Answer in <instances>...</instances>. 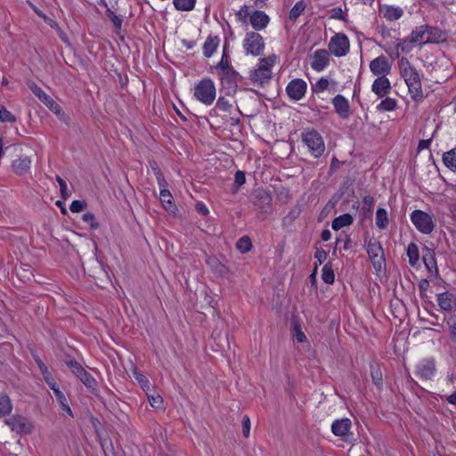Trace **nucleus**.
<instances>
[{"instance_id": "nucleus-18", "label": "nucleus", "mask_w": 456, "mask_h": 456, "mask_svg": "<svg viewBox=\"0 0 456 456\" xmlns=\"http://www.w3.org/2000/svg\"><path fill=\"white\" fill-rule=\"evenodd\" d=\"M352 421L348 418L336 419L331 425V431L336 436L346 437L350 434Z\"/></svg>"}, {"instance_id": "nucleus-55", "label": "nucleus", "mask_w": 456, "mask_h": 456, "mask_svg": "<svg viewBox=\"0 0 456 456\" xmlns=\"http://www.w3.org/2000/svg\"><path fill=\"white\" fill-rule=\"evenodd\" d=\"M294 338L295 339L299 342V343H304L306 341V336L305 335V333L302 331L301 328L299 325H295L294 327Z\"/></svg>"}, {"instance_id": "nucleus-30", "label": "nucleus", "mask_w": 456, "mask_h": 456, "mask_svg": "<svg viewBox=\"0 0 456 456\" xmlns=\"http://www.w3.org/2000/svg\"><path fill=\"white\" fill-rule=\"evenodd\" d=\"M387 212L385 208H379L376 212V225L379 229L384 230L388 225Z\"/></svg>"}, {"instance_id": "nucleus-42", "label": "nucleus", "mask_w": 456, "mask_h": 456, "mask_svg": "<svg viewBox=\"0 0 456 456\" xmlns=\"http://www.w3.org/2000/svg\"><path fill=\"white\" fill-rule=\"evenodd\" d=\"M412 45H414V43L407 37L404 39H399L396 47L397 49L400 48L403 53H408L412 50Z\"/></svg>"}, {"instance_id": "nucleus-39", "label": "nucleus", "mask_w": 456, "mask_h": 456, "mask_svg": "<svg viewBox=\"0 0 456 456\" xmlns=\"http://www.w3.org/2000/svg\"><path fill=\"white\" fill-rule=\"evenodd\" d=\"M236 247L241 253H247L251 249L252 243L248 236H244L239 239Z\"/></svg>"}, {"instance_id": "nucleus-29", "label": "nucleus", "mask_w": 456, "mask_h": 456, "mask_svg": "<svg viewBox=\"0 0 456 456\" xmlns=\"http://www.w3.org/2000/svg\"><path fill=\"white\" fill-rule=\"evenodd\" d=\"M406 254L409 258L410 265L415 266L419 260V252L417 244L414 242L410 243L407 247Z\"/></svg>"}, {"instance_id": "nucleus-54", "label": "nucleus", "mask_w": 456, "mask_h": 456, "mask_svg": "<svg viewBox=\"0 0 456 456\" xmlns=\"http://www.w3.org/2000/svg\"><path fill=\"white\" fill-rule=\"evenodd\" d=\"M246 182L245 173L242 171H237L234 175V186L236 190L240 188Z\"/></svg>"}, {"instance_id": "nucleus-28", "label": "nucleus", "mask_w": 456, "mask_h": 456, "mask_svg": "<svg viewBox=\"0 0 456 456\" xmlns=\"http://www.w3.org/2000/svg\"><path fill=\"white\" fill-rule=\"evenodd\" d=\"M382 12L384 18L389 21L397 20L403 14V11L400 7H394L390 5L385 6Z\"/></svg>"}, {"instance_id": "nucleus-12", "label": "nucleus", "mask_w": 456, "mask_h": 456, "mask_svg": "<svg viewBox=\"0 0 456 456\" xmlns=\"http://www.w3.org/2000/svg\"><path fill=\"white\" fill-rule=\"evenodd\" d=\"M307 89L306 82L301 78L292 79L286 87L288 96L293 101L301 100Z\"/></svg>"}, {"instance_id": "nucleus-49", "label": "nucleus", "mask_w": 456, "mask_h": 456, "mask_svg": "<svg viewBox=\"0 0 456 456\" xmlns=\"http://www.w3.org/2000/svg\"><path fill=\"white\" fill-rule=\"evenodd\" d=\"M248 6L243 5L237 12H236V18L237 20L241 22L242 24L248 23Z\"/></svg>"}, {"instance_id": "nucleus-9", "label": "nucleus", "mask_w": 456, "mask_h": 456, "mask_svg": "<svg viewBox=\"0 0 456 456\" xmlns=\"http://www.w3.org/2000/svg\"><path fill=\"white\" fill-rule=\"evenodd\" d=\"M218 77L221 81V92L228 96L234 95L238 90L240 74L236 70H227L225 73L218 75Z\"/></svg>"}, {"instance_id": "nucleus-11", "label": "nucleus", "mask_w": 456, "mask_h": 456, "mask_svg": "<svg viewBox=\"0 0 456 456\" xmlns=\"http://www.w3.org/2000/svg\"><path fill=\"white\" fill-rule=\"evenodd\" d=\"M391 69V63L384 55H379L370 62V72L378 77H387L390 73Z\"/></svg>"}, {"instance_id": "nucleus-52", "label": "nucleus", "mask_w": 456, "mask_h": 456, "mask_svg": "<svg viewBox=\"0 0 456 456\" xmlns=\"http://www.w3.org/2000/svg\"><path fill=\"white\" fill-rule=\"evenodd\" d=\"M86 207V204L85 201L73 200L69 206V209L72 213H78L81 212Z\"/></svg>"}, {"instance_id": "nucleus-37", "label": "nucleus", "mask_w": 456, "mask_h": 456, "mask_svg": "<svg viewBox=\"0 0 456 456\" xmlns=\"http://www.w3.org/2000/svg\"><path fill=\"white\" fill-rule=\"evenodd\" d=\"M322 280L327 284H332L335 281V274L330 263L324 265L322 273Z\"/></svg>"}, {"instance_id": "nucleus-41", "label": "nucleus", "mask_w": 456, "mask_h": 456, "mask_svg": "<svg viewBox=\"0 0 456 456\" xmlns=\"http://www.w3.org/2000/svg\"><path fill=\"white\" fill-rule=\"evenodd\" d=\"M152 170H153L154 175L156 176L158 184L160 187V190L161 189H166L167 187V182L165 179L163 173L159 168V167L157 166L156 163H154V166H152Z\"/></svg>"}, {"instance_id": "nucleus-34", "label": "nucleus", "mask_w": 456, "mask_h": 456, "mask_svg": "<svg viewBox=\"0 0 456 456\" xmlns=\"http://www.w3.org/2000/svg\"><path fill=\"white\" fill-rule=\"evenodd\" d=\"M197 0H173L174 6L178 11L190 12L195 7Z\"/></svg>"}, {"instance_id": "nucleus-5", "label": "nucleus", "mask_w": 456, "mask_h": 456, "mask_svg": "<svg viewBox=\"0 0 456 456\" xmlns=\"http://www.w3.org/2000/svg\"><path fill=\"white\" fill-rule=\"evenodd\" d=\"M302 141L314 158H320L325 151L323 139L315 130L304 132L302 134Z\"/></svg>"}, {"instance_id": "nucleus-13", "label": "nucleus", "mask_w": 456, "mask_h": 456, "mask_svg": "<svg viewBox=\"0 0 456 456\" xmlns=\"http://www.w3.org/2000/svg\"><path fill=\"white\" fill-rule=\"evenodd\" d=\"M45 379L50 388L53 391V394L61 405V408L63 411H65L69 416L73 417L72 410L70 409L68 400L65 395L60 390L57 383L52 377H48L45 375Z\"/></svg>"}, {"instance_id": "nucleus-16", "label": "nucleus", "mask_w": 456, "mask_h": 456, "mask_svg": "<svg viewBox=\"0 0 456 456\" xmlns=\"http://www.w3.org/2000/svg\"><path fill=\"white\" fill-rule=\"evenodd\" d=\"M255 195V205L260 209L262 213H269L271 211V204L273 200L270 193L263 189H258L256 191Z\"/></svg>"}, {"instance_id": "nucleus-15", "label": "nucleus", "mask_w": 456, "mask_h": 456, "mask_svg": "<svg viewBox=\"0 0 456 456\" xmlns=\"http://www.w3.org/2000/svg\"><path fill=\"white\" fill-rule=\"evenodd\" d=\"M311 67L316 71L323 70L330 62V55L327 50L318 49L312 55Z\"/></svg>"}, {"instance_id": "nucleus-38", "label": "nucleus", "mask_w": 456, "mask_h": 456, "mask_svg": "<svg viewBox=\"0 0 456 456\" xmlns=\"http://www.w3.org/2000/svg\"><path fill=\"white\" fill-rule=\"evenodd\" d=\"M306 5L303 0L298 1L289 12V20H296L305 11Z\"/></svg>"}, {"instance_id": "nucleus-23", "label": "nucleus", "mask_w": 456, "mask_h": 456, "mask_svg": "<svg viewBox=\"0 0 456 456\" xmlns=\"http://www.w3.org/2000/svg\"><path fill=\"white\" fill-rule=\"evenodd\" d=\"M220 40L217 36H208L203 45V54L206 58L211 57L218 47Z\"/></svg>"}, {"instance_id": "nucleus-26", "label": "nucleus", "mask_w": 456, "mask_h": 456, "mask_svg": "<svg viewBox=\"0 0 456 456\" xmlns=\"http://www.w3.org/2000/svg\"><path fill=\"white\" fill-rule=\"evenodd\" d=\"M354 222V218L350 214H343L336 217L331 224V227L335 231H338L343 227L351 225Z\"/></svg>"}, {"instance_id": "nucleus-3", "label": "nucleus", "mask_w": 456, "mask_h": 456, "mask_svg": "<svg viewBox=\"0 0 456 456\" xmlns=\"http://www.w3.org/2000/svg\"><path fill=\"white\" fill-rule=\"evenodd\" d=\"M194 96L205 105H211L216 98V86L210 78L200 80L194 88Z\"/></svg>"}, {"instance_id": "nucleus-8", "label": "nucleus", "mask_w": 456, "mask_h": 456, "mask_svg": "<svg viewBox=\"0 0 456 456\" xmlns=\"http://www.w3.org/2000/svg\"><path fill=\"white\" fill-rule=\"evenodd\" d=\"M329 51L336 57H342L348 53L350 42L344 33L335 34L329 42Z\"/></svg>"}, {"instance_id": "nucleus-44", "label": "nucleus", "mask_w": 456, "mask_h": 456, "mask_svg": "<svg viewBox=\"0 0 456 456\" xmlns=\"http://www.w3.org/2000/svg\"><path fill=\"white\" fill-rule=\"evenodd\" d=\"M82 220L86 223L92 230L99 228V223L96 220L95 216L93 213H86L82 216Z\"/></svg>"}, {"instance_id": "nucleus-57", "label": "nucleus", "mask_w": 456, "mask_h": 456, "mask_svg": "<svg viewBox=\"0 0 456 456\" xmlns=\"http://www.w3.org/2000/svg\"><path fill=\"white\" fill-rule=\"evenodd\" d=\"M242 433L245 437L249 436L250 432V419L248 415L243 416L242 418Z\"/></svg>"}, {"instance_id": "nucleus-6", "label": "nucleus", "mask_w": 456, "mask_h": 456, "mask_svg": "<svg viewBox=\"0 0 456 456\" xmlns=\"http://www.w3.org/2000/svg\"><path fill=\"white\" fill-rule=\"evenodd\" d=\"M243 48L247 54L260 56L265 50L263 37L255 31L247 32L243 39Z\"/></svg>"}, {"instance_id": "nucleus-2", "label": "nucleus", "mask_w": 456, "mask_h": 456, "mask_svg": "<svg viewBox=\"0 0 456 456\" xmlns=\"http://www.w3.org/2000/svg\"><path fill=\"white\" fill-rule=\"evenodd\" d=\"M275 61V55L260 59L257 68L249 74V79L255 86L263 87L269 83L272 78V68Z\"/></svg>"}, {"instance_id": "nucleus-64", "label": "nucleus", "mask_w": 456, "mask_h": 456, "mask_svg": "<svg viewBox=\"0 0 456 456\" xmlns=\"http://www.w3.org/2000/svg\"><path fill=\"white\" fill-rule=\"evenodd\" d=\"M373 202H374V199L370 195H366L362 199V203L364 205H366L369 209H370V208L372 207Z\"/></svg>"}, {"instance_id": "nucleus-63", "label": "nucleus", "mask_w": 456, "mask_h": 456, "mask_svg": "<svg viewBox=\"0 0 456 456\" xmlns=\"http://www.w3.org/2000/svg\"><path fill=\"white\" fill-rule=\"evenodd\" d=\"M196 209L199 213H200L203 216H206L208 214V208L203 203H197Z\"/></svg>"}, {"instance_id": "nucleus-7", "label": "nucleus", "mask_w": 456, "mask_h": 456, "mask_svg": "<svg viewBox=\"0 0 456 456\" xmlns=\"http://www.w3.org/2000/svg\"><path fill=\"white\" fill-rule=\"evenodd\" d=\"M367 254L377 271H381L385 264L384 251L382 246L376 239H370L366 242Z\"/></svg>"}, {"instance_id": "nucleus-59", "label": "nucleus", "mask_w": 456, "mask_h": 456, "mask_svg": "<svg viewBox=\"0 0 456 456\" xmlns=\"http://www.w3.org/2000/svg\"><path fill=\"white\" fill-rule=\"evenodd\" d=\"M328 254L323 249H317L314 254V258L317 260V265H322L327 258Z\"/></svg>"}, {"instance_id": "nucleus-25", "label": "nucleus", "mask_w": 456, "mask_h": 456, "mask_svg": "<svg viewBox=\"0 0 456 456\" xmlns=\"http://www.w3.org/2000/svg\"><path fill=\"white\" fill-rule=\"evenodd\" d=\"M426 37L428 44L438 43L445 39L443 32L434 27L427 25Z\"/></svg>"}, {"instance_id": "nucleus-31", "label": "nucleus", "mask_w": 456, "mask_h": 456, "mask_svg": "<svg viewBox=\"0 0 456 456\" xmlns=\"http://www.w3.org/2000/svg\"><path fill=\"white\" fill-rule=\"evenodd\" d=\"M443 161L449 169L456 171V148L444 152Z\"/></svg>"}, {"instance_id": "nucleus-45", "label": "nucleus", "mask_w": 456, "mask_h": 456, "mask_svg": "<svg viewBox=\"0 0 456 456\" xmlns=\"http://www.w3.org/2000/svg\"><path fill=\"white\" fill-rule=\"evenodd\" d=\"M134 377L144 391L150 390V381L143 374L135 370L134 371Z\"/></svg>"}, {"instance_id": "nucleus-4", "label": "nucleus", "mask_w": 456, "mask_h": 456, "mask_svg": "<svg viewBox=\"0 0 456 456\" xmlns=\"http://www.w3.org/2000/svg\"><path fill=\"white\" fill-rule=\"evenodd\" d=\"M410 218L415 228L423 234H430L436 226L434 218L428 213L422 210H413Z\"/></svg>"}, {"instance_id": "nucleus-20", "label": "nucleus", "mask_w": 456, "mask_h": 456, "mask_svg": "<svg viewBox=\"0 0 456 456\" xmlns=\"http://www.w3.org/2000/svg\"><path fill=\"white\" fill-rule=\"evenodd\" d=\"M332 103L339 117L342 118H347L349 117V102L343 95H336L332 99Z\"/></svg>"}, {"instance_id": "nucleus-22", "label": "nucleus", "mask_w": 456, "mask_h": 456, "mask_svg": "<svg viewBox=\"0 0 456 456\" xmlns=\"http://www.w3.org/2000/svg\"><path fill=\"white\" fill-rule=\"evenodd\" d=\"M30 164V158L28 156L22 155L12 161V167L16 174L24 175L29 170Z\"/></svg>"}, {"instance_id": "nucleus-14", "label": "nucleus", "mask_w": 456, "mask_h": 456, "mask_svg": "<svg viewBox=\"0 0 456 456\" xmlns=\"http://www.w3.org/2000/svg\"><path fill=\"white\" fill-rule=\"evenodd\" d=\"M417 375L425 380L431 379L436 373V362L435 360L432 358L428 359H423L418 365H417Z\"/></svg>"}, {"instance_id": "nucleus-56", "label": "nucleus", "mask_w": 456, "mask_h": 456, "mask_svg": "<svg viewBox=\"0 0 456 456\" xmlns=\"http://www.w3.org/2000/svg\"><path fill=\"white\" fill-rule=\"evenodd\" d=\"M371 379L377 387H380L382 385V373L379 369L371 370Z\"/></svg>"}, {"instance_id": "nucleus-27", "label": "nucleus", "mask_w": 456, "mask_h": 456, "mask_svg": "<svg viewBox=\"0 0 456 456\" xmlns=\"http://www.w3.org/2000/svg\"><path fill=\"white\" fill-rule=\"evenodd\" d=\"M159 200L166 210L173 212L175 209V206L173 202V196L167 188L160 190Z\"/></svg>"}, {"instance_id": "nucleus-60", "label": "nucleus", "mask_w": 456, "mask_h": 456, "mask_svg": "<svg viewBox=\"0 0 456 456\" xmlns=\"http://www.w3.org/2000/svg\"><path fill=\"white\" fill-rule=\"evenodd\" d=\"M331 18L339 20H346V14L344 13L341 8L337 7L332 9Z\"/></svg>"}, {"instance_id": "nucleus-21", "label": "nucleus", "mask_w": 456, "mask_h": 456, "mask_svg": "<svg viewBox=\"0 0 456 456\" xmlns=\"http://www.w3.org/2000/svg\"><path fill=\"white\" fill-rule=\"evenodd\" d=\"M456 297L449 292H443L437 295V304L441 310L451 312L453 309Z\"/></svg>"}, {"instance_id": "nucleus-61", "label": "nucleus", "mask_w": 456, "mask_h": 456, "mask_svg": "<svg viewBox=\"0 0 456 456\" xmlns=\"http://www.w3.org/2000/svg\"><path fill=\"white\" fill-rule=\"evenodd\" d=\"M449 335L453 343H456V322L449 324Z\"/></svg>"}, {"instance_id": "nucleus-51", "label": "nucleus", "mask_w": 456, "mask_h": 456, "mask_svg": "<svg viewBox=\"0 0 456 456\" xmlns=\"http://www.w3.org/2000/svg\"><path fill=\"white\" fill-rule=\"evenodd\" d=\"M216 107L223 111L228 112L232 108V104L227 99L221 96L217 99Z\"/></svg>"}, {"instance_id": "nucleus-40", "label": "nucleus", "mask_w": 456, "mask_h": 456, "mask_svg": "<svg viewBox=\"0 0 456 456\" xmlns=\"http://www.w3.org/2000/svg\"><path fill=\"white\" fill-rule=\"evenodd\" d=\"M78 379L81 380V382L87 387L94 389L96 386V381L94 379V377L87 372L86 370L85 371L78 377Z\"/></svg>"}, {"instance_id": "nucleus-50", "label": "nucleus", "mask_w": 456, "mask_h": 456, "mask_svg": "<svg viewBox=\"0 0 456 456\" xmlns=\"http://www.w3.org/2000/svg\"><path fill=\"white\" fill-rule=\"evenodd\" d=\"M28 86L39 100L45 94L44 90L33 81H29Z\"/></svg>"}, {"instance_id": "nucleus-32", "label": "nucleus", "mask_w": 456, "mask_h": 456, "mask_svg": "<svg viewBox=\"0 0 456 456\" xmlns=\"http://www.w3.org/2000/svg\"><path fill=\"white\" fill-rule=\"evenodd\" d=\"M397 108V101L394 98L387 97L377 106V110L380 112L393 111Z\"/></svg>"}, {"instance_id": "nucleus-58", "label": "nucleus", "mask_w": 456, "mask_h": 456, "mask_svg": "<svg viewBox=\"0 0 456 456\" xmlns=\"http://www.w3.org/2000/svg\"><path fill=\"white\" fill-rule=\"evenodd\" d=\"M45 105L57 115L62 111L61 107L53 98Z\"/></svg>"}, {"instance_id": "nucleus-35", "label": "nucleus", "mask_w": 456, "mask_h": 456, "mask_svg": "<svg viewBox=\"0 0 456 456\" xmlns=\"http://www.w3.org/2000/svg\"><path fill=\"white\" fill-rule=\"evenodd\" d=\"M12 410V404L10 398L4 394H0V417L8 415Z\"/></svg>"}, {"instance_id": "nucleus-48", "label": "nucleus", "mask_w": 456, "mask_h": 456, "mask_svg": "<svg viewBox=\"0 0 456 456\" xmlns=\"http://www.w3.org/2000/svg\"><path fill=\"white\" fill-rule=\"evenodd\" d=\"M148 400L151 407L161 409L163 407V399L159 395H148Z\"/></svg>"}, {"instance_id": "nucleus-33", "label": "nucleus", "mask_w": 456, "mask_h": 456, "mask_svg": "<svg viewBox=\"0 0 456 456\" xmlns=\"http://www.w3.org/2000/svg\"><path fill=\"white\" fill-rule=\"evenodd\" d=\"M216 69L217 71V75L225 73L227 70H235L229 63L228 55L225 50H224L221 61L216 64Z\"/></svg>"}, {"instance_id": "nucleus-1", "label": "nucleus", "mask_w": 456, "mask_h": 456, "mask_svg": "<svg viewBox=\"0 0 456 456\" xmlns=\"http://www.w3.org/2000/svg\"><path fill=\"white\" fill-rule=\"evenodd\" d=\"M400 76L407 85L409 94L415 102L423 99L422 83L419 71L406 57H402L398 61Z\"/></svg>"}, {"instance_id": "nucleus-47", "label": "nucleus", "mask_w": 456, "mask_h": 456, "mask_svg": "<svg viewBox=\"0 0 456 456\" xmlns=\"http://www.w3.org/2000/svg\"><path fill=\"white\" fill-rule=\"evenodd\" d=\"M330 82L327 78H320L314 85H313V91L314 93H322L328 89Z\"/></svg>"}, {"instance_id": "nucleus-53", "label": "nucleus", "mask_w": 456, "mask_h": 456, "mask_svg": "<svg viewBox=\"0 0 456 456\" xmlns=\"http://www.w3.org/2000/svg\"><path fill=\"white\" fill-rule=\"evenodd\" d=\"M108 17L111 20L113 25L117 29H121L122 27V19L117 16L112 11L108 10L107 11Z\"/></svg>"}, {"instance_id": "nucleus-36", "label": "nucleus", "mask_w": 456, "mask_h": 456, "mask_svg": "<svg viewBox=\"0 0 456 456\" xmlns=\"http://www.w3.org/2000/svg\"><path fill=\"white\" fill-rule=\"evenodd\" d=\"M426 250H427V253L423 255L422 259H423V262H424L427 269L429 272H432V270L434 269L435 272L437 273L436 261L435 259L434 255L431 254V252L429 251L428 248H426Z\"/></svg>"}, {"instance_id": "nucleus-43", "label": "nucleus", "mask_w": 456, "mask_h": 456, "mask_svg": "<svg viewBox=\"0 0 456 456\" xmlns=\"http://www.w3.org/2000/svg\"><path fill=\"white\" fill-rule=\"evenodd\" d=\"M0 121L14 123L16 121V118L5 107L0 105Z\"/></svg>"}, {"instance_id": "nucleus-24", "label": "nucleus", "mask_w": 456, "mask_h": 456, "mask_svg": "<svg viewBox=\"0 0 456 456\" xmlns=\"http://www.w3.org/2000/svg\"><path fill=\"white\" fill-rule=\"evenodd\" d=\"M426 30L427 25L416 27L408 37L414 44H419L420 45L428 44V42H426Z\"/></svg>"}, {"instance_id": "nucleus-62", "label": "nucleus", "mask_w": 456, "mask_h": 456, "mask_svg": "<svg viewBox=\"0 0 456 456\" xmlns=\"http://www.w3.org/2000/svg\"><path fill=\"white\" fill-rule=\"evenodd\" d=\"M56 180L60 185V191L61 192V195L64 196L66 191H67V183L60 176L57 175Z\"/></svg>"}, {"instance_id": "nucleus-17", "label": "nucleus", "mask_w": 456, "mask_h": 456, "mask_svg": "<svg viewBox=\"0 0 456 456\" xmlns=\"http://www.w3.org/2000/svg\"><path fill=\"white\" fill-rule=\"evenodd\" d=\"M392 89L391 83L387 77H377L372 86L371 91L379 97H385Z\"/></svg>"}, {"instance_id": "nucleus-10", "label": "nucleus", "mask_w": 456, "mask_h": 456, "mask_svg": "<svg viewBox=\"0 0 456 456\" xmlns=\"http://www.w3.org/2000/svg\"><path fill=\"white\" fill-rule=\"evenodd\" d=\"M5 423L17 434H30L33 431L32 423L21 415H12L5 419Z\"/></svg>"}, {"instance_id": "nucleus-19", "label": "nucleus", "mask_w": 456, "mask_h": 456, "mask_svg": "<svg viewBox=\"0 0 456 456\" xmlns=\"http://www.w3.org/2000/svg\"><path fill=\"white\" fill-rule=\"evenodd\" d=\"M249 22L255 30H262L267 27L270 21L269 16L263 11H255L249 15Z\"/></svg>"}, {"instance_id": "nucleus-46", "label": "nucleus", "mask_w": 456, "mask_h": 456, "mask_svg": "<svg viewBox=\"0 0 456 456\" xmlns=\"http://www.w3.org/2000/svg\"><path fill=\"white\" fill-rule=\"evenodd\" d=\"M66 364L77 378L85 371L82 365L75 360H68Z\"/></svg>"}]
</instances>
